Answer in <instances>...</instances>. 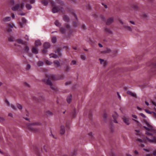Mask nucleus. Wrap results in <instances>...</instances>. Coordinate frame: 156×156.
<instances>
[{
	"instance_id": "1",
	"label": "nucleus",
	"mask_w": 156,
	"mask_h": 156,
	"mask_svg": "<svg viewBox=\"0 0 156 156\" xmlns=\"http://www.w3.org/2000/svg\"><path fill=\"white\" fill-rule=\"evenodd\" d=\"M51 4L52 7V11L53 13L62 10L65 5V3L61 0H56L55 3L51 2Z\"/></svg>"
},
{
	"instance_id": "2",
	"label": "nucleus",
	"mask_w": 156,
	"mask_h": 156,
	"mask_svg": "<svg viewBox=\"0 0 156 156\" xmlns=\"http://www.w3.org/2000/svg\"><path fill=\"white\" fill-rule=\"evenodd\" d=\"M24 6V3L22 2L20 5L19 4H16L15 6L12 8V10L16 11L18 10V13L19 15L21 16H24L25 13L22 12V10L23 9Z\"/></svg>"
},
{
	"instance_id": "3",
	"label": "nucleus",
	"mask_w": 156,
	"mask_h": 156,
	"mask_svg": "<svg viewBox=\"0 0 156 156\" xmlns=\"http://www.w3.org/2000/svg\"><path fill=\"white\" fill-rule=\"evenodd\" d=\"M41 123L38 122H35L27 125L28 128L33 132H36L37 130L36 127L41 125Z\"/></svg>"
},
{
	"instance_id": "4",
	"label": "nucleus",
	"mask_w": 156,
	"mask_h": 156,
	"mask_svg": "<svg viewBox=\"0 0 156 156\" xmlns=\"http://www.w3.org/2000/svg\"><path fill=\"white\" fill-rule=\"evenodd\" d=\"M142 122L144 125L145 124L147 126V127H143L146 130L156 135V130L154 129L147 121L144 120Z\"/></svg>"
},
{
	"instance_id": "5",
	"label": "nucleus",
	"mask_w": 156,
	"mask_h": 156,
	"mask_svg": "<svg viewBox=\"0 0 156 156\" xmlns=\"http://www.w3.org/2000/svg\"><path fill=\"white\" fill-rule=\"evenodd\" d=\"M56 80L55 77L53 75H51L49 76L48 78L45 81L47 84L49 85L51 89L55 90H57V88L55 87H53V85L50 80Z\"/></svg>"
},
{
	"instance_id": "6",
	"label": "nucleus",
	"mask_w": 156,
	"mask_h": 156,
	"mask_svg": "<svg viewBox=\"0 0 156 156\" xmlns=\"http://www.w3.org/2000/svg\"><path fill=\"white\" fill-rule=\"evenodd\" d=\"M57 51L58 55H59V56H58L57 55H55L54 54H51L49 55L50 58H57L61 56V53L60 49H58ZM56 53H57V52H56Z\"/></svg>"
},
{
	"instance_id": "7",
	"label": "nucleus",
	"mask_w": 156,
	"mask_h": 156,
	"mask_svg": "<svg viewBox=\"0 0 156 156\" xmlns=\"http://www.w3.org/2000/svg\"><path fill=\"white\" fill-rule=\"evenodd\" d=\"M15 27L14 24L11 23H9L8 24V25L7 26V31L10 33L12 31V29Z\"/></svg>"
},
{
	"instance_id": "8",
	"label": "nucleus",
	"mask_w": 156,
	"mask_h": 156,
	"mask_svg": "<svg viewBox=\"0 0 156 156\" xmlns=\"http://www.w3.org/2000/svg\"><path fill=\"white\" fill-rule=\"evenodd\" d=\"M99 60L100 62V64L102 66L105 67L107 66L108 64V62L106 60H105L101 58H99Z\"/></svg>"
},
{
	"instance_id": "9",
	"label": "nucleus",
	"mask_w": 156,
	"mask_h": 156,
	"mask_svg": "<svg viewBox=\"0 0 156 156\" xmlns=\"http://www.w3.org/2000/svg\"><path fill=\"white\" fill-rule=\"evenodd\" d=\"M146 139L150 143H156V137H151L150 138L148 137H146Z\"/></svg>"
},
{
	"instance_id": "10",
	"label": "nucleus",
	"mask_w": 156,
	"mask_h": 156,
	"mask_svg": "<svg viewBox=\"0 0 156 156\" xmlns=\"http://www.w3.org/2000/svg\"><path fill=\"white\" fill-rule=\"evenodd\" d=\"M65 132V127L63 125H61L60 126V133L62 135L64 134Z\"/></svg>"
},
{
	"instance_id": "11",
	"label": "nucleus",
	"mask_w": 156,
	"mask_h": 156,
	"mask_svg": "<svg viewBox=\"0 0 156 156\" xmlns=\"http://www.w3.org/2000/svg\"><path fill=\"white\" fill-rule=\"evenodd\" d=\"M23 44V41L21 39H18L16 40V43L14 44L15 45V46H19L20 45L18 44Z\"/></svg>"
},
{
	"instance_id": "12",
	"label": "nucleus",
	"mask_w": 156,
	"mask_h": 156,
	"mask_svg": "<svg viewBox=\"0 0 156 156\" xmlns=\"http://www.w3.org/2000/svg\"><path fill=\"white\" fill-rule=\"evenodd\" d=\"M114 21V19L112 18H108L106 21V24L110 25Z\"/></svg>"
},
{
	"instance_id": "13",
	"label": "nucleus",
	"mask_w": 156,
	"mask_h": 156,
	"mask_svg": "<svg viewBox=\"0 0 156 156\" xmlns=\"http://www.w3.org/2000/svg\"><path fill=\"white\" fill-rule=\"evenodd\" d=\"M127 93L128 95H129L132 97H135V98L136 97V94L135 93H134L131 92L130 91H129V90L127 91Z\"/></svg>"
},
{
	"instance_id": "14",
	"label": "nucleus",
	"mask_w": 156,
	"mask_h": 156,
	"mask_svg": "<svg viewBox=\"0 0 156 156\" xmlns=\"http://www.w3.org/2000/svg\"><path fill=\"white\" fill-rule=\"evenodd\" d=\"M32 52L34 54H37L38 53V51L37 48L35 47H33L31 49Z\"/></svg>"
},
{
	"instance_id": "15",
	"label": "nucleus",
	"mask_w": 156,
	"mask_h": 156,
	"mask_svg": "<svg viewBox=\"0 0 156 156\" xmlns=\"http://www.w3.org/2000/svg\"><path fill=\"white\" fill-rule=\"evenodd\" d=\"M73 14L77 20V21L76 22H74L73 23V25L74 27H76L78 26V22L77 20V17L76 16V15L74 13H73Z\"/></svg>"
},
{
	"instance_id": "16",
	"label": "nucleus",
	"mask_w": 156,
	"mask_h": 156,
	"mask_svg": "<svg viewBox=\"0 0 156 156\" xmlns=\"http://www.w3.org/2000/svg\"><path fill=\"white\" fill-rule=\"evenodd\" d=\"M29 48L27 46H25L23 49V51L24 53H27L29 52Z\"/></svg>"
},
{
	"instance_id": "17",
	"label": "nucleus",
	"mask_w": 156,
	"mask_h": 156,
	"mask_svg": "<svg viewBox=\"0 0 156 156\" xmlns=\"http://www.w3.org/2000/svg\"><path fill=\"white\" fill-rule=\"evenodd\" d=\"M122 119L124 122L127 125H129L130 124V123L129 120L126 119L125 117H123L122 118Z\"/></svg>"
},
{
	"instance_id": "18",
	"label": "nucleus",
	"mask_w": 156,
	"mask_h": 156,
	"mask_svg": "<svg viewBox=\"0 0 156 156\" xmlns=\"http://www.w3.org/2000/svg\"><path fill=\"white\" fill-rule=\"evenodd\" d=\"M43 47L44 48H48L50 47V44L47 42H45L43 44Z\"/></svg>"
},
{
	"instance_id": "19",
	"label": "nucleus",
	"mask_w": 156,
	"mask_h": 156,
	"mask_svg": "<svg viewBox=\"0 0 156 156\" xmlns=\"http://www.w3.org/2000/svg\"><path fill=\"white\" fill-rule=\"evenodd\" d=\"M104 31L107 34H110L112 33L111 30L109 28L107 27L105 28Z\"/></svg>"
},
{
	"instance_id": "20",
	"label": "nucleus",
	"mask_w": 156,
	"mask_h": 156,
	"mask_svg": "<svg viewBox=\"0 0 156 156\" xmlns=\"http://www.w3.org/2000/svg\"><path fill=\"white\" fill-rule=\"evenodd\" d=\"M3 21L5 22H9L11 20V17H6L4 18Z\"/></svg>"
},
{
	"instance_id": "21",
	"label": "nucleus",
	"mask_w": 156,
	"mask_h": 156,
	"mask_svg": "<svg viewBox=\"0 0 156 156\" xmlns=\"http://www.w3.org/2000/svg\"><path fill=\"white\" fill-rule=\"evenodd\" d=\"M124 27L125 29H126L127 30L129 31H132V28L129 26L126 25H125L124 26Z\"/></svg>"
},
{
	"instance_id": "22",
	"label": "nucleus",
	"mask_w": 156,
	"mask_h": 156,
	"mask_svg": "<svg viewBox=\"0 0 156 156\" xmlns=\"http://www.w3.org/2000/svg\"><path fill=\"white\" fill-rule=\"evenodd\" d=\"M55 66L57 67H60V62L58 61H55L54 62Z\"/></svg>"
},
{
	"instance_id": "23",
	"label": "nucleus",
	"mask_w": 156,
	"mask_h": 156,
	"mask_svg": "<svg viewBox=\"0 0 156 156\" xmlns=\"http://www.w3.org/2000/svg\"><path fill=\"white\" fill-rule=\"evenodd\" d=\"M114 119H116L118 117L119 115L116 112H114L112 115Z\"/></svg>"
},
{
	"instance_id": "24",
	"label": "nucleus",
	"mask_w": 156,
	"mask_h": 156,
	"mask_svg": "<svg viewBox=\"0 0 156 156\" xmlns=\"http://www.w3.org/2000/svg\"><path fill=\"white\" fill-rule=\"evenodd\" d=\"M35 45L36 46H38L41 45V43L40 41L39 40H37L35 42Z\"/></svg>"
},
{
	"instance_id": "25",
	"label": "nucleus",
	"mask_w": 156,
	"mask_h": 156,
	"mask_svg": "<svg viewBox=\"0 0 156 156\" xmlns=\"http://www.w3.org/2000/svg\"><path fill=\"white\" fill-rule=\"evenodd\" d=\"M44 64V62L41 61H39L37 63V65L38 66H42Z\"/></svg>"
},
{
	"instance_id": "26",
	"label": "nucleus",
	"mask_w": 156,
	"mask_h": 156,
	"mask_svg": "<svg viewBox=\"0 0 156 156\" xmlns=\"http://www.w3.org/2000/svg\"><path fill=\"white\" fill-rule=\"evenodd\" d=\"M26 7L28 10H30L32 8V6L29 3H27L26 5Z\"/></svg>"
},
{
	"instance_id": "27",
	"label": "nucleus",
	"mask_w": 156,
	"mask_h": 156,
	"mask_svg": "<svg viewBox=\"0 0 156 156\" xmlns=\"http://www.w3.org/2000/svg\"><path fill=\"white\" fill-rule=\"evenodd\" d=\"M72 100V96L71 95H70V96H69L68 97H67V102L69 103L71 102V101Z\"/></svg>"
},
{
	"instance_id": "28",
	"label": "nucleus",
	"mask_w": 156,
	"mask_h": 156,
	"mask_svg": "<svg viewBox=\"0 0 156 156\" xmlns=\"http://www.w3.org/2000/svg\"><path fill=\"white\" fill-rule=\"evenodd\" d=\"M17 108L19 110H22L23 109V107L22 105L20 104L17 103L16 104Z\"/></svg>"
},
{
	"instance_id": "29",
	"label": "nucleus",
	"mask_w": 156,
	"mask_h": 156,
	"mask_svg": "<svg viewBox=\"0 0 156 156\" xmlns=\"http://www.w3.org/2000/svg\"><path fill=\"white\" fill-rule=\"evenodd\" d=\"M41 2L44 5H47L48 4V2L47 0H42Z\"/></svg>"
},
{
	"instance_id": "30",
	"label": "nucleus",
	"mask_w": 156,
	"mask_h": 156,
	"mask_svg": "<svg viewBox=\"0 0 156 156\" xmlns=\"http://www.w3.org/2000/svg\"><path fill=\"white\" fill-rule=\"evenodd\" d=\"M136 119H132L136 123L137 125H138L140 127H142V125H140V123H139V122Z\"/></svg>"
},
{
	"instance_id": "31",
	"label": "nucleus",
	"mask_w": 156,
	"mask_h": 156,
	"mask_svg": "<svg viewBox=\"0 0 156 156\" xmlns=\"http://www.w3.org/2000/svg\"><path fill=\"white\" fill-rule=\"evenodd\" d=\"M60 31L62 34H64L66 33V29L62 27L60 29Z\"/></svg>"
},
{
	"instance_id": "32",
	"label": "nucleus",
	"mask_w": 156,
	"mask_h": 156,
	"mask_svg": "<svg viewBox=\"0 0 156 156\" xmlns=\"http://www.w3.org/2000/svg\"><path fill=\"white\" fill-rule=\"evenodd\" d=\"M57 39L56 37H53L52 38V41L53 43H55L56 42Z\"/></svg>"
},
{
	"instance_id": "33",
	"label": "nucleus",
	"mask_w": 156,
	"mask_h": 156,
	"mask_svg": "<svg viewBox=\"0 0 156 156\" xmlns=\"http://www.w3.org/2000/svg\"><path fill=\"white\" fill-rule=\"evenodd\" d=\"M71 115L73 118H74L76 115V112L75 110L71 113Z\"/></svg>"
},
{
	"instance_id": "34",
	"label": "nucleus",
	"mask_w": 156,
	"mask_h": 156,
	"mask_svg": "<svg viewBox=\"0 0 156 156\" xmlns=\"http://www.w3.org/2000/svg\"><path fill=\"white\" fill-rule=\"evenodd\" d=\"M10 106H11L12 107V108L14 110H16L17 109V108L16 107V106L14 104H11Z\"/></svg>"
},
{
	"instance_id": "35",
	"label": "nucleus",
	"mask_w": 156,
	"mask_h": 156,
	"mask_svg": "<svg viewBox=\"0 0 156 156\" xmlns=\"http://www.w3.org/2000/svg\"><path fill=\"white\" fill-rule=\"evenodd\" d=\"M55 24L56 26L58 27H60L61 25L60 23L57 20H56L55 21Z\"/></svg>"
},
{
	"instance_id": "36",
	"label": "nucleus",
	"mask_w": 156,
	"mask_h": 156,
	"mask_svg": "<svg viewBox=\"0 0 156 156\" xmlns=\"http://www.w3.org/2000/svg\"><path fill=\"white\" fill-rule=\"evenodd\" d=\"M46 114L48 116H51L52 115V113L51 112L49 111H48L46 112Z\"/></svg>"
},
{
	"instance_id": "37",
	"label": "nucleus",
	"mask_w": 156,
	"mask_h": 156,
	"mask_svg": "<svg viewBox=\"0 0 156 156\" xmlns=\"http://www.w3.org/2000/svg\"><path fill=\"white\" fill-rule=\"evenodd\" d=\"M63 20L66 22H68L69 21V19L68 17L66 16H64L63 18Z\"/></svg>"
},
{
	"instance_id": "38",
	"label": "nucleus",
	"mask_w": 156,
	"mask_h": 156,
	"mask_svg": "<svg viewBox=\"0 0 156 156\" xmlns=\"http://www.w3.org/2000/svg\"><path fill=\"white\" fill-rule=\"evenodd\" d=\"M81 58L83 60H85L86 59V56L84 55H82L80 56Z\"/></svg>"
},
{
	"instance_id": "39",
	"label": "nucleus",
	"mask_w": 156,
	"mask_h": 156,
	"mask_svg": "<svg viewBox=\"0 0 156 156\" xmlns=\"http://www.w3.org/2000/svg\"><path fill=\"white\" fill-rule=\"evenodd\" d=\"M111 51V50L110 48H107L106 51H105V52L106 53H109Z\"/></svg>"
},
{
	"instance_id": "40",
	"label": "nucleus",
	"mask_w": 156,
	"mask_h": 156,
	"mask_svg": "<svg viewBox=\"0 0 156 156\" xmlns=\"http://www.w3.org/2000/svg\"><path fill=\"white\" fill-rule=\"evenodd\" d=\"M65 69L66 71H68L70 70V68L69 66H66Z\"/></svg>"
},
{
	"instance_id": "41",
	"label": "nucleus",
	"mask_w": 156,
	"mask_h": 156,
	"mask_svg": "<svg viewBox=\"0 0 156 156\" xmlns=\"http://www.w3.org/2000/svg\"><path fill=\"white\" fill-rule=\"evenodd\" d=\"M145 111L146 112H147V113H148L149 114H153V112H150L147 109H145Z\"/></svg>"
},
{
	"instance_id": "42",
	"label": "nucleus",
	"mask_w": 156,
	"mask_h": 156,
	"mask_svg": "<svg viewBox=\"0 0 156 156\" xmlns=\"http://www.w3.org/2000/svg\"><path fill=\"white\" fill-rule=\"evenodd\" d=\"M140 115L143 118L145 119L146 118V116L142 113H140Z\"/></svg>"
},
{
	"instance_id": "43",
	"label": "nucleus",
	"mask_w": 156,
	"mask_h": 156,
	"mask_svg": "<svg viewBox=\"0 0 156 156\" xmlns=\"http://www.w3.org/2000/svg\"><path fill=\"white\" fill-rule=\"evenodd\" d=\"M46 63L48 65H50L52 64V62H51L48 60L46 61Z\"/></svg>"
},
{
	"instance_id": "44",
	"label": "nucleus",
	"mask_w": 156,
	"mask_h": 156,
	"mask_svg": "<svg viewBox=\"0 0 156 156\" xmlns=\"http://www.w3.org/2000/svg\"><path fill=\"white\" fill-rule=\"evenodd\" d=\"M22 21L23 23H25L27 22L26 20L24 18H23L22 19Z\"/></svg>"
},
{
	"instance_id": "45",
	"label": "nucleus",
	"mask_w": 156,
	"mask_h": 156,
	"mask_svg": "<svg viewBox=\"0 0 156 156\" xmlns=\"http://www.w3.org/2000/svg\"><path fill=\"white\" fill-rule=\"evenodd\" d=\"M76 63V62L75 60H72L71 61V65H75Z\"/></svg>"
},
{
	"instance_id": "46",
	"label": "nucleus",
	"mask_w": 156,
	"mask_h": 156,
	"mask_svg": "<svg viewBox=\"0 0 156 156\" xmlns=\"http://www.w3.org/2000/svg\"><path fill=\"white\" fill-rule=\"evenodd\" d=\"M8 40L9 41H14L13 38L12 37H9Z\"/></svg>"
},
{
	"instance_id": "47",
	"label": "nucleus",
	"mask_w": 156,
	"mask_h": 156,
	"mask_svg": "<svg viewBox=\"0 0 156 156\" xmlns=\"http://www.w3.org/2000/svg\"><path fill=\"white\" fill-rule=\"evenodd\" d=\"M5 102L7 104L8 106H10L11 104H10L9 102L7 100H5Z\"/></svg>"
},
{
	"instance_id": "48",
	"label": "nucleus",
	"mask_w": 156,
	"mask_h": 156,
	"mask_svg": "<svg viewBox=\"0 0 156 156\" xmlns=\"http://www.w3.org/2000/svg\"><path fill=\"white\" fill-rule=\"evenodd\" d=\"M155 110L156 112V109L155 108ZM153 116L154 117L156 118V113L154 112H153Z\"/></svg>"
},
{
	"instance_id": "49",
	"label": "nucleus",
	"mask_w": 156,
	"mask_h": 156,
	"mask_svg": "<svg viewBox=\"0 0 156 156\" xmlns=\"http://www.w3.org/2000/svg\"><path fill=\"white\" fill-rule=\"evenodd\" d=\"M146 134L148 135V136H152V134L149 132H146Z\"/></svg>"
},
{
	"instance_id": "50",
	"label": "nucleus",
	"mask_w": 156,
	"mask_h": 156,
	"mask_svg": "<svg viewBox=\"0 0 156 156\" xmlns=\"http://www.w3.org/2000/svg\"><path fill=\"white\" fill-rule=\"evenodd\" d=\"M31 68V66L29 64H27V69L29 70V69H30Z\"/></svg>"
},
{
	"instance_id": "51",
	"label": "nucleus",
	"mask_w": 156,
	"mask_h": 156,
	"mask_svg": "<svg viewBox=\"0 0 156 156\" xmlns=\"http://www.w3.org/2000/svg\"><path fill=\"white\" fill-rule=\"evenodd\" d=\"M136 140L140 143L143 142V140L140 139H138Z\"/></svg>"
},
{
	"instance_id": "52",
	"label": "nucleus",
	"mask_w": 156,
	"mask_h": 156,
	"mask_svg": "<svg viewBox=\"0 0 156 156\" xmlns=\"http://www.w3.org/2000/svg\"><path fill=\"white\" fill-rule=\"evenodd\" d=\"M132 117H133V119H137V116L136 115H132Z\"/></svg>"
},
{
	"instance_id": "53",
	"label": "nucleus",
	"mask_w": 156,
	"mask_h": 156,
	"mask_svg": "<svg viewBox=\"0 0 156 156\" xmlns=\"http://www.w3.org/2000/svg\"><path fill=\"white\" fill-rule=\"evenodd\" d=\"M29 2L31 4H34L35 2V0H30L29 1Z\"/></svg>"
},
{
	"instance_id": "54",
	"label": "nucleus",
	"mask_w": 156,
	"mask_h": 156,
	"mask_svg": "<svg viewBox=\"0 0 156 156\" xmlns=\"http://www.w3.org/2000/svg\"><path fill=\"white\" fill-rule=\"evenodd\" d=\"M133 8L135 9H138V6L137 5H135L133 6Z\"/></svg>"
},
{
	"instance_id": "55",
	"label": "nucleus",
	"mask_w": 156,
	"mask_h": 156,
	"mask_svg": "<svg viewBox=\"0 0 156 156\" xmlns=\"http://www.w3.org/2000/svg\"><path fill=\"white\" fill-rule=\"evenodd\" d=\"M143 16L144 17H147V15L145 13H143L142 14Z\"/></svg>"
},
{
	"instance_id": "56",
	"label": "nucleus",
	"mask_w": 156,
	"mask_h": 156,
	"mask_svg": "<svg viewBox=\"0 0 156 156\" xmlns=\"http://www.w3.org/2000/svg\"><path fill=\"white\" fill-rule=\"evenodd\" d=\"M25 39L27 40V41H28L29 39V37L27 35H26L25 37Z\"/></svg>"
},
{
	"instance_id": "57",
	"label": "nucleus",
	"mask_w": 156,
	"mask_h": 156,
	"mask_svg": "<svg viewBox=\"0 0 156 156\" xmlns=\"http://www.w3.org/2000/svg\"><path fill=\"white\" fill-rule=\"evenodd\" d=\"M4 120V119L2 117H0V121L3 122Z\"/></svg>"
},
{
	"instance_id": "58",
	"label": "nucleus",
	"mask_w": 156,
	"mask_h": 156,
	"mask_svg": "<svg viewBox=\"0 0 156 156\" xmlns=\"http://www.w3.org/2000/svg\"><path fill=\"white\" fill-rule=\"evenodd\" d=\"M19 25L21 27H22L23 25V24L22 23L20 22H19Z\"/></svg>"
},
{
	"instance_id": "59",
	"label": "nucleus",
	"mask_w": 156,
	"mask_h": 156,
	"mask_svg": "<svg viewBox=\"0 0 156 156\" xmlns=\"http://www.w3.org/2000/svg\"><path fill=\"white\" fill-rule=\"evenodd\" d=\"M8 116H10V117H13V115L12 114V113H9V114H8Z\"/></svg>"
},
{
	"instance_id": "60",
	"label": "nucleus",
	"mask_w": 156,
	"mask_h": 156,
	"mask_svg": "<svg viewBox=\"0 0 156 156\" xmlns=\"http://www.w3.org/2000/svg\"><path fill=\"white\" fill-rule=\"evenodd\" d=\"M151 105H154L156 107V104L154 101H152Z\"/></svg>"
},
{
	"instance_id": "61",
	"label": "nucleus",
	"mask_w": 156,
	"mask_h": 156,
	"mask_svg": "<svg viewBox=\"0 0 156 156\" xmlns=\"http://www.w3.org/2000/svg\"><path fill=\"white\" fill-rule=\"evenodd\" d=\"M24 84L25 86H27L28 87H30L29 85L27 83H25Z\"/></svg>"
},
{
	"instance_id": "62",
	"label": "nucleus",
	"mask_w": 156,
	"mask_h": 156,
	"mask_svg": "<svg viewBox=\"0 0 156 156\" xmlns=\"http://www.w3.org/2000/svg\"><path fill=\"white\" fill-rule=\"evenodd\" d=\"M12 19H14L15 17V15L13 13L12 14Z\"/></svg>"
},
{
	"instance_id": "63",
	"label": "nucleus",
	"mask_w": 156,
	"mask_h": 156,
	"mask_svg": "<svg viewBox=\"0 0 156 156\" xmlns=\"http://www.w3.org/2000/svg\"><path fill=\"white\" fill-rule=\"evenodd\" d=\"M135 154H139V153L136 150H135L134 152Z\"/></svg>"
},
{
	"instance_id": "64",
	"label": "nucleus",
	"mask_w": 156,
	"mask_h": 156,
	"mask_svg": "<svg viewBox=\"0 0 156 156\" xmlns=\"http://www.w3.org/2000/svg\"><path fill=\"white\" fill-rule=\"evenodd\" d=\"M104 117L105 119H106V118L107 117V115L106 114H105L104 115Z\"/></svg>"
}]
</instances>
